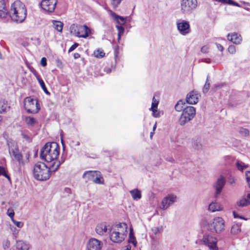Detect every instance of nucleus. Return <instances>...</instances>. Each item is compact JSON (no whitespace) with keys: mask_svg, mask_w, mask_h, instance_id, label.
I'll return each mask as SVG.
<instances>
[{"mask_svg":"<svg viewBox=\"0 0 250 250\" xmlns=\"http://www.w3.org/2000/svg\"><path fill=\"white\" fill-rule=\"evenodd\" d=\"M64 162V159L61 161H56L48 167L44 163L39 162L37 163L33 169L34 176L35 179L40 181H45L49 179L52 172L56 171L61 164Z\"/></svg>","mask_w":250,"mask_h":250,"instance_id":"nucleus-1","label":"nucleus"},{"mask_svg":"<svg viewBox=\"0 0 250 250\" xmlns=\"http://www.w3.org/2000/svg\"><path fill=\"white\" fill-rule=\"evenodd\" d=\"M60 154V146L54 142L47 143L42 148L40 157L47 162L58 161L57 160Z\"/></svg>","mask_w":250,"mask_h":250,"instance_id":"nucleus-2","label":"nucleus"},{"mask_svg":"<svg viewBox=\"0 0 250 250\" xmlns=\"http://www.w3.org/2000/svg\"><path fill=\"white\" fill-rule=\"evenodd\" d=\"M9 14L12 21L19 23L23 21L26 17L25 5L21 1H15L11 6Z\"/></svg>","mask_w":250,"mask_h":250,"instance_id":"nucleus-3","label":"nucleus"},{"mask_svg":"<svg viewBox=\"0 0 250 250\" xmlns=\"http://www.w3.org/2000/svg\"><path fill=\"white\" fill-rule=\"evenodd\" d=\"M127 225L120 223L111 229L110 239L114 243H121L123 241L127 234Z\"/></svg>","mask_w":250,"mask_h":250,"instance_id":"nucleus-4","label":"nucleus"},{"mask_svg":"<svg viewBox=\"0 0 250 250\" xmlns=\"http://www.w3.org/2000/svg\"><path fill=\"white\" fill-rule=\"evenodd\" d=\"M70 33L74 36L79 37L86 38L90 33V29L86 25L72 24L70 27Z\"/></svg>","mask_w":250,"mask_h":250,"instance_id":"nucleus-5","label":"nucleus"},{"mask_svg":"<svg viewBox=\"0 0 250 250\" xmlns=\"http://www.w3.org/2000/svg\"><path fill=\"white\" fill-rule=\"evenodd\" d=\"M196 114L195 108L192 106H188L184 108L179 119V124L181 125H185L191 120Z\"/></svg>","mask_w":250,"mask_h":250,"instance_id":"nucleus-6","label":"nucleus"},{"mask_svg":"<svg viewBox=\"0 0 250 250\" xmlns=\"http://www.w3.org/2000/svg\"><path fill=\"white\" fill-rule=\"evenodd\" d=\"M24 106L25 110L29 113L36 114L40 110V106L37 99H34L30 97L24 99Z\"/></svg>","mask_w":250,"mask_h":250,"instance_id":"nucleus-7","label":"nucleus"},{"mask_svg":"<svg viewBox=\"0 0 250 250\" xmlns=\"http://www.w3.org/2000/svg\"><path fill=\"white\" fill-rule=\"evenodd\" d=\"M197 6V0H180V9L183 14H191Z\"/></svg>","mask_w":250,"mask_h":250,"instance_id":"nucleus-8","label":"nucleus"},{"mask_svg":"<svg viewBox=\"0 0 250 250\" xmlns=\"http://www.w3.org/2000/svg\"><path fill=\"white\" fill-rule=\"evenodd\" d=\"M83 178L92 181L96 184H100L104 183V179L101 172L98 171H85L83 175Z\"/></svg>","mask_w":250,"mask_h":250,"instance_id":"nucleus-9","label":"nucleus"},{"mask_svg":"<svg viewBox=\"0 0 250 250\" xmlns=\"http://www.w3.org/2000/svg\"><path fill=\"white\" fill-rule=\"evenodd\" d=\"M225 221L222 217L214 218L209 226V229L212 232L220 233L224 229Z\"/></svg>","mask_w":250,"mask_h":250,"instance_id":"nucleus-10","label":"nucleus"},{"mask_svg":"<svg viewBox=\"0 0 250 250\" xmlns=\"http://www.w3.org/2000/svg\"><path fill=\"white\" fill-rule=\"evenodd\" d=\"M9 152L12 155L19 164L23 163V156L20 151L17 144L15 142H11L8 143Z\"/></svg>","mask_w":250,"mask_h":250,"instance_id":"nucleus-11","label":"nucleus"},{"mask_svg":"<svg viewBox=\"0 0 250 250\" xmlns=\"http://www.w3.org/2000/svg\"><path fill=\"white\" fill-rule=\"evenodd\" d=\"M58 0H42L41 5L42 8L48 13L54 11Z\"/></svg>","mask_w":250,"mask_h":250,"instance_id":"nucleus-12","label":"nucleus"},{"mask_svg":"<svg viewBox=\"0 0 250 250\" xmlns=\"http://www.w3.org/2000/svg\"><path fill=\"white\" fill-rule=\"evenodd\" d=\"M225 178L222 175H221L217 179L216 182L214 183L213 188L215 189V192L214 193L215 198H217L218 195L221 193L225 186Z\"/></svg>","mask_w":250,"mask_h":250,"instance_id":"nucleus-13","label":"nucleus"},{"mask_svg":"<svg viewBox=\"0 0 250 250\" xmlns=\"http://www.w3.org/2000/svg\"><path fill=\"white\" fill-rule=\"evenodd\" d=\"M103 246V243L94 238H91L89 239L86 244L87 250H102Z\"/></svg>","mask_w":250,"mask_h":250,"instance_id":"nucleus-14","label":"nucleus"},{"mask_svg":"<svg viewBox=\"0 0 250 250\" xmlns=\"http://www.w3.org/2000/svg\"><path fill=\"white\" fill-rule=\"evenodd\" d=\"M177 197L173 194H169L165 197L161 203V208L163 210L167 209L172 204L176 201Z\"/></svg>","mask_w":250,"mask_h":250,"instance_id":"nucleus-15","label":"nucleus"},{"mask_svg":"<svg viewBox=\"0 0 250 250\" xmlns=\"http://www.w3.org/2000/svg\"><path fill=\"white\" fill-rule=\"evenodd\" d=\"M204 243L208 245L210 250H218L216 243L217 240L211 236L205 235L203 238Z\"/></svg>","mask_w":250,"mask_h":250,"instance_id":"nucleus-16","label":"nucleus"},{"mask_svg":"<svg viewBox=\"0 0 250 250\" xmlns=\"http://www.w3.org/2000/svg\"><path fill=\"white\" fill-rule=\"evenodd\" d=\"M177 29L180 33L185 35L190 32V25L188 21H183L177 23Z\"/></svg>","mask_w":250,"mask_h":250,"instance_id":"nucleus-17","label":"nucleus"},{"mask_svg":"<svg viewBox=\"0 0 250 250\" xmlns=\"http://www.w3.org/2000/svg\"><path fill=\"white\" fill-rule=\"evenodd\" d=\"M198 93L197 91H192L190 92L186 97V102L190 104H194L198 102Z\"/></svg>","mask_w":250,"mask_h":250,"instance_id":"nucleus-18","label":"nucleus"},{"mask_svg":"<svg viewBox=\"0 0 250 250\" xmlns=\"http://www.w3.org/2000/svg\"><path fill=\"white\" fill-rule=\"evenodd\" d=\"M15 246L19 250H29L31 248L28 242L22 240H17Z\"/></svg>","mask_w":250,"mask_h":250,"instance_id":"nucleus-19","label":"nucleus"},{"mask_svg":"<svg viewBox=\"0 0 250 250\" xmlns=\"http://www.w3.org/2000/svg\"><path fill=\"white\" fill-rule=\"evenodd\" d=\"M228 40L235 44H239L241 43L242 39L240 35L237 33H233L228 34Z\"/></svg>","mask_w":250,"mask_h":250,"instance_id":"nucleus-20","label":"nucleus"},{"mask_svg":"<svg viewBox=\"0 0 250 250\" xmlns=\"http://www.w3.org/2000/svg\"><path fill=\"white\" fill-rule=\"evenodd\" d=\"M159 101H157L154 96L152 98L151 107L150 110L152 111V115L154 117L158 118L160 117V113L157 111V107Z\"/></svg>","mask_w":250,"mask_h":250,"instance_id":"nucleus-21","label":"nucleus"},{"mask_svg":"<svg viewBox=\"0 0 250 250\" xmlns=\"http://www.w3.org/2000/svg\"><path fill=\"white\" fill-rule=\"evenodd\" d=\"M107 230V227L105 223H101L97 225L95 228L96 233L99 235L102 236L106 233Z\"/></svg>","mask_w":250,"mask_h":250,"instance_id":"nucleus-22","label":"nucleus"},{"mask_svg":"<svg viewBox=\"0 0 250 250\" xmlns=\"http://www.w3.org/2000/svg\"><path fill=\"white\" fill-rule=\"evenodd\" d=\"M223 209L220 204L216 202H211L208 206V210L211 212L221 211Z\"/></svg>","mask_w":250,"mask_h":250,"instance_id":"nucleus-23","label":"nucleus"},{"mask_svg":"<svg viewBox=\"0 0 250 250\" xmlns=\"http://www.w3.org/2000/svg\"><path fill=\"white\" fill-rule=\"evenodd\" d=\"M8 14V10L5 7L4 0H0V18H5Z\"/></svg>","mask_w":250,"mask_h":250,"instance_id":"nucleus-24","label":"nucleus"},{"mask_svg":"<svg viewBox=\"0 0 250 250\" xmlns=\"http://www.w3.org/2000/svg\"><path fill=\"white\" fill-rule=\"evenodd\" d=\"M10 106L7 101L4 100H0V114L6 113L10 110Z\"/></svg>","mask_w":250,"mask_h":250,"instance_id":"nucleus-25","label":"nucleus"},{"mask_svg":"<svg viewBox=\"0 0 250 250\" xmlns=\"http://www.w3.org/2000/svg\"><path fill=\"white\" fill-rule=\"evenodd\" d=\"M129 192L134 200H138L142 197L141 192L137 188L131 190Z\"/></svg>","mask_w":250,"mask_h":250,"instance_id":"nucleus-26","label":"nucleus"},{"mask_svg":"<svg viewBox=\"0 0 250 250\" xmlns=\"http://www.w3.org/2000/svg\"><path fill=\"white\" fill-rule=\"evenodd\" d=\"M35 74V76H36L37 80L38 81V82L39 83L41 86L42 87V88L43 91L46 93L47 94V95H50V93L48 92V91L47 90L46 86H45V83L43 82V81L42 80V79L40 77V76L38 75L37 74L35 73L34 74Z\"/></svg>","mask_w":250,"mask_h":250,"instance_id":"nucleus-27","label":"nucleus"},{"mask_svg":"<svg viewBox=\"0 0 250 250\" xmlns=\"http://www.w3.org/2000/svg\"><path fill=\"white\" fill-rule=\"evenodd\" d=\"M240 231V225L238 224H235L232 226L230 230L231 234L233 235H236L238 234Z\"/></svg>","mask_w":250,"mask_h":250,"instance_id":"nucleus-28","label":"nucleus"},{"mask_svg":"<svg viewBox=\"0 0 250 250\" xmlns=\"http://www.w3.org/2000/svg\"><path fill=\"white\" fill-rule=\"evenodd\" d=\"M128 243H132L135 247L136 246L137 242L135 237L134 235L133 229H130V232L129 234Z\"/></svg>","mask_w":250,"mask_h":250,"instance_id":"nucleus-29","label":"nucleus"},{"mask_svg":"<svg viewBox=\"0 0 250 250\" xmlns=\"http://www.w3.org/2000/svg\"><path fill=\"white\" fill-rule=\"evenodd\" d=\"M185 104V103L183 100H179L175 106V109L177 111H183L184 109V106Z\"/></svg>","mask_w":250,"mask_h":250,"instance_id":"nucleus-30","label":"nucleus"},{"mask_svg":"<svg viewBox=\"0 0 250 250\" xmlns=\"http://www.w3.org/2000/svg\"><path fill=\"white\" fill-rule=\"evenodd\" d=\"M63 23L60 21H54L53 27L58 32H62L63 28Z\"/></svg>","mask_w":250,"mask_h":250,"instance_id":"nucleus-31","label":"nucleus"},{"mask_svg":"<svg viewBox=\"0 0 250 250\" xmlns=\"http://www.w3.org/2000/svg\"><path fill=\"white\" fill-rule=\"evenodd\" d=\"M25 121L28 125L32 126H34L37 123V120L34 118L30 116L26 117Z\"/></svg>","mask_w":250,"mask_h":250,"instance_id":"nucleus-32","label":"nucleus"},{"mask_svg":"<svg viewBox=\"0 0 250 250\" xmlns=\"http://www.w3.org/2000/svg\"><path fill=\"white\" fill-rule=\"evenodd\" d=\"M235 166L237 169L240 171H243L248 167L247 165H245L243 162L238 160L236 161Z\"/></svg>","mask_w":250,"mask_h":250,"instance_id":"nucleus-33","label":"nucleus"},{"mask_svg":"<svg viewBox=\"0 0 250 250\" xmlns=\"http://www.w3.org/2000/svg\"><path fill=\"white\" fill-rule=\"evenodd\" d=\"M116 27L118 30V40L119 41L121 39V36L124 34L125 31V28L122 25H117Z\"/></svg>","mask_w":250,"mask_h":250,"instance_id":"nucleus-34","label":"nucleus"},{"mask_svg":"<svg viewBox=\"0 0 250 250\" xmlns=\"http://www.w3.org/2000/svg\"><path fill=\"white\" fill-rule=\"evenodd\" d=\"M114 19L116 21L121 25L124 24L125 22L126 19L123 17H121L118 16L117 15L115 14L114 16Z\"/></svg>","mask_w":250,"mask_h":250,"instance_id":"nucleus-35","label":"nucleus"},{"mask_svg":"<svg viewBox=\"0 0 250 250\" xmlns=\"http://www.w3.org/2000/svg\"><path fill=\"white\" fill-rule=\"evenodd\" d=\"M237 204L239 207H243L247 206V205L250 204L248 199H242L239 201H237Z\"/></svg>","mask_w":250,"mask_h":250,"instance_id":"nucleus-36","label":"nucleus"},{"mask_svg":"<svg viewBox=\"0 0 250 250\" xmlns=\"http://www.w3.org/2000/svg\"><path fill=\"white\" fill-rule=\"evenodd\" d=\"M94 54L96 58H102L105 55L104 52L103 50L100 49H98L94 51Z\"/></svg>","mask_w":250,"mask_h":250,"instance_id":"nucleus-37","label":"nucleus"},{"mask_svg":"<svg viewBox=\"0 0 250 250\" xmlns=\"http://www.w3.org/2000/svg\"><path fill=\"white\" fill-rule=\"evenodd\" d=\"M0 175H3L6 177L9 181H10V176L7 174L5 168L2 166L0 167Z\"/></svg>","mask_w":250,"mask_h":250,"instance_id":"nucleus-38","label":"nucleus"},{"mask_svg":"<svg viewBox=\"0 0 250 250\" xmlns=\"http://www.w3.org/2000/svg\"><path fill=\"white\" fill-rule=\"evenodd\" d=\"M210 86V83L208 82V77H207L206 83L203 88V92L206 93L208 92Z\"/></svg>","mask_w":250,"mask_h":250,"instance_id":"nucleus-39","label":"nucleus"},{"mask_svg":"<svg viewBox=\"0 0 250 250\" xmlns=\"http://www.w3.org/2000/svg\"><path fill=\"white\" fill-rule=\"evenodd\" d=\"M239 132L242 135L245 137H247L249 135V131L247 128H240Z\"/></svg>","mask_w":250,"mask_h":250,"instance_id":"nucleus-40","label":"nucleus"},{"mask_svg":"<svg viewBox=\"0 0 250 250\" xmlns=\"http://www.w3.org/2000/svg\"><path fill=\"white\" fill-rule=\"evenodd\" d=\"M7 214L11 218L12 220H13L15 212L12 208H9L8 209Z\"/></svg>","mask_w":250,"mask_h":250,"instance_id":"nucleus-41","label":"nucleus"},{"mask_svg":"<svg viewBox=\"0 0 250 250\" xmlns=\"http://www.w3.org/2000/svg\"><path fill=\"white\" fill-rule=\"evenodd\" d=\"M228 51L231 54H233L236 52L235 46L233 45H230L228 47Z\"/></svg>","mask_w":250,"mask_h":250,"instance_id":"nucleus-42","label":"nucleus"},{"mask_svg":"<svg viewBox=\"0 0 250 250\" xmlns=\"http://www.w3.org/2000/svg\"><path fill=\"white\" fill-rule=\"evenodd\" d=\"M162 230V227H154L152 229V231L155 234L160 233Z\"/></svg>","mask_w":250,"mask_h":250,"instance_id":"nucleus-43","label":"nucleus"},{"mask_svg":"<svg viewBox=\"0 0 250 250\" xmlns=\"http://www.w3.org/2000/svg\"><path fill=\"white\" fill-rule=\"evenodd\" d=\"M12 221L14 223V224L18 228H21L23 226V223L21 222H18L15 220L14 219H13V220Z\"/></svg>","mask_w":250,"mask_h":250,"instance_id":"nucleus-44","label":"nucleus"},{"mask_svg":"<svg viewBox=\"0 0 250 250\" xmlns=\"http://www.w3.org/2000/svg\"><path fill=\"white\" fill-rule=\"evenodd\" d=\"M246 178L248 183L249 186L250 188V171H247L245 173Z\"/></svg>","mask_w":250,"mask_h":250,"instance_id":"nucleus-45","label":"nucleus"},{"mask_svg":"<svg viewBox=\"0 0 250 250\" xmlns=\"http://www.w3.org/2000/svg\"><path fill=\"white\" fill-rule=\"evenodd\" d=\"M209 49L208 45H204L201 48V51L203 53H207L208 52Z\"/></svg>","mask_w":250,"mask_h":250,"instance_id":"nucleus-46","label":"nucleus"},{"mask_svg":"<svg viewBox=\"0 0 250 250\" xmlns=\"http://www.w3.org/2000/svg\"><path fill=\"white\" fill-rule=\"evenodd\" d=\"M41 64L42 66H45L47 64L46 62V59L45 57H43L42 58L41 61Z\"/></svg>","mask_w":250,"mask_h":250,"instance_id":"nucleus-47","label":"nucleus"},{"mask_svg":"<svg viewBox=\"0 0 250 250\" xmlns=\"http://www.w3.org/2000/svg\"><path fill=\"white\" fill-rule=\"evenodd\" d=\"M79 44L77 43H75L73 45H72L70 48L69 49L68 52H70L73 51L78 46Z\"/></svg>","mask_w":250,"mask_h":250,"instance_id":"nucleus-48","label":"nucleus"},{"mask_svg":"<svg viewBox=\"0 0 250 250\" xmlns=\"http://www.w3.org/2000/svg\"><path fill=\"white\" fill-rule=\"evenodd\" d=\"M229 182L230 185H233L235 183V179L233 177H230L229 179Z\"/></svg>","mask_w":250,"mask_h":250,"instance_id":"nucleus-49","label":"nucleus"},{"mask_svg":"<svg viewBox=\"0 0 250 250\" xmlns=\"http://www.w3.org/2000/svg\"><path fill=\"white\" fill-rule=\"evenodd\" d=\"M233 216H234V218H241V219L246 220L244 217L240 216L238 214H237L234 211L233 212Z\"/></svg>","mask_w":250,"mask_h":250,"instance_id":"nucleus-50","label":"nucleus"},{"mask_svg":"<svg viewBox=\"0 0 250 250\" xmlns=\"http://www.w3.org/2000/svg\"><path fill=\"white\" fill-rule=\"evenodd\" d=\"M216 44L218 50H219L221 51H223V50H224V47H223V46L219 43H216Z\"/></svg>","mask_w":250,"mask_h":250,"instance_id":"nucleus-51","label":"nucleus"},{"mask_svg":"<svg viewBox=\"0 0 250 250\" xmlns=\"http://www.w3.org/2000/svg\"><path fill=\"white\" fill-rule=\"evenodd\" d=\"M202 62H206V63H209L211 62V60L209 58H206V59H203Z\"/></svg>","mask_w":250,"mask_h":250,"instance_id":"nucleus-52","label":"nucleus"},{"mask_svg":"<svg viewBox=\"0 0 250 250\" xmlns=\"http://www.w3.org/2000/svg\"><path fill=\"white\" fill-rule=\"evenodd\" d=\"M22 136L24 139H26V140H28L30 139V137L27 135H26L25 134L22 133Z\"/></svg>","mask_w":250,"mask_h":250,"instance_id":"nucleus-53","label":"nucleus"},{"mask_svg":"<svg viewBox=\"0 0 250 250\" xmlns=\"http://www.w3.org/2000/svg\"><path fill=\"white\" fill-rule=\"evenodd\" d=\"M74 57L75 59H78L80 57V55L78 53H75L74 54Z\"/></svg>","mask_w":250,"mask_h":250,"instance_id":"nucleus-54","label":"nucleus"},{"mask_svg":"<svg viewBox=\"0 0 250 250\" xmlns=\"http://www.w3.org/2000/svg\"><path fill=\"white\" fill-rule=\"evenodd\" d=\"M156 127H157V123H155L154 125V126H153V130L152 131L155 132V129L156 128Z\"/></svg>","mask_w":250,"mask_h":250,"instance_id":"nucleus-55","label":"nucleus"},{"mask_svg":"<svg viewBox=\"0 0 250 250\" xmlns=\"http://www.w3.org/2000/svg\"><path fill=\"white\" fill-rule=\"evenodd\" d=\"M154 134V131H152V132H150V138L151 139H152Z\"/></svg>","mask_w":250,"mask_h":250,"instance_id":"nucleus-56","label":"nucleus"},{"mask_svg":"<svg viewBox=\"0 0 250 250\" xmlns=\"http://www.w3.org/2000/svg\"><path fill=\"white\" fill-rule=\"evenodd\" d=\"M247 198L249 201V203H250V193L248 194L247 195Z\"/></svg>","mask_w":250,"mask_h":250,"instance_id":"nucleus-57","label":"nucleus"},{"mask_svg":"<svg viewBox=\"0 0 250 250\" xmlns=\"http://www.w3.org/2000/svg\"><path fill=\"white\" fill-rule=\"evenodd\" d=\"M2 120V117L0 115V122Z\"/></svg>","mask_w":250,"mask_h":250,"instance_id":"nucleus-58","label":"nucleus"}]
</instances>
